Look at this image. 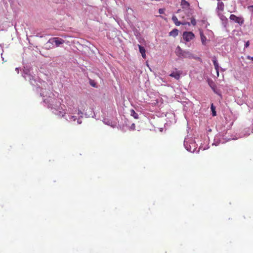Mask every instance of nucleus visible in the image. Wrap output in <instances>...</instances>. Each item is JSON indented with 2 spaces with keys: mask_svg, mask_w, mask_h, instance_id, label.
<instances>
[{
  "mask_svg": "<svg viewBox=\"0 0 253 253\" xmlns=\"http://www.w3.org/2000/svg\"><path fill=\"white\" fill-rule=\"evenodd\" d=\"M40 95L43 97H46L43 99V102L47 104V107L51 108L52 112L56 115L60 117H64L65 119L70 122L75 121L77 119L75 116L72 115H65L64 109L60 106V101L55 98L54 94L49 90L46 89H40Z\"/></svg>",
  "mask_w": 253,
  "mask_h": 253,
  "instance_id": "nucleus-1",
  "label": "nucleus"
},
{
  "mask_svg": "<svg viewBox=\"0 0 253 253\" xmlns=\"http://www.w3.org/2000/svg\"><path fill=\"white\" fill-rule=\"evenodd\" d=\"M176 55L181 59L183 58H193V54L188 50H182L179 46H178L175 50Z\"/></svg>",
  "mask_w": 253,
  "mask_h": 253,
  "instance_id": "nucleus-2",
  "label": "nucleus"
},
{
  "mask_svg": "<svg viewBox=\"0 0 253 253\" xmlns=\"http://www.w3.org/2000/svg\"><path fill=\"white\" fill-rule=\"evenodd\" d=\"M22 76L26 80H28L30 82L31 85L33 86L38 85L37 83L36 79L31 74L30 70L29 69L24 68Z\"/></svg>",
  "mask_w": 253,
  "mask_h": 253,
  "instance_id": "nucleus-3",
  "label": "nucleus"
},
{
  "mask_svg": "<svg viewBox=\"0 0 253 253\" xmlns=\"http://www.w3.org/2000/svg\"><path fill=\"white\" fill-rule=\"evenodd\" d=\"M184 146L185 149L189 152L194 153L196 149L197 145L195 142L191 140V142H188L186 140L184 141Z\"/></svg>",
  "mask_w": 253,
  "mask_h": 253,
  "instance_id": "nucleus-4",
  "label": "nucleus"
},
{
  "mask_svg": "<svg viewBox=\"0 0 253 253\" xmlns=\"http://www.w3.org/2000/svg\"><path fill=\"white\" fill-rule=\"evenodd\" d=\"M65 41L63 39L55 37V38H52L50 39L47 43H51L52 44H53L54 43L55 44L56 46L58 47L61 44H63L64 43Z\"/></svg>",
  "mask_w": 253,
  "mask_h": 253,
  "instance_id": "nucleus-5",
  "label": "nucleus"
},
{
  "mask_svg": "<svg viewBox=\"0 0 253 253\" xmlns=\"http://www.w3.org/2000/svg\"><path fill=\"white\" fill-rule=\"evenodd\" d=\"M194 37L195 35L192 32H184L183 33V39L186 42L193 40Z\"/></svg>",
  "mask_w": 253,
  "mask_h": 253,
  "instance_id": "nucleus-6",
  "label": "nucleus"
},
{
  "mask_svg": "<svg viewBox=\"0 0 253 253\" xmlns=\"http://www.w3.org/2000/svg\"><path fill=\"white\" fill-rule=\"evenodd\" d=\"M230 20L238 23L240 25H242L244 22V19L241 17H238L234 14H231L229 17Z\"/></svg>",
  "mask_w": 253,
  "mask_h": 253,
  "instance_id": "nucleus-7",
  "label": "nucleus"
},
{
  "mask_svg": "<svg viewBox=\"0 0 253 253\" xmlns=\"http://www.w3.org/2000/svg\"><path fill=\"white\" fill-rule=\"evenodd\" d=\"M218 16L221 21L222 24L224 27H226L228 23V19L220 12H218Z\"/></svg>",
  "mask_w": 253,
  "mask_h": 253,
  "instance_id": "nucleus-8",
  "label": "nucleus"
},
{
  "mask_svg": "<svg viewBox=\"0 0 253 253\" xmlns=\"http://www.w3.org/2000/svg\"><path fill=\"white\" fill-rule=\"evenodd\" d=\"M224 4L223 2L222 1H218L216 8L217 14H218V12L221 13L224 10Z\"/></svg>",
  "mask_w": 253,
  "mask_h": 253,
  "instance_id": "nucleus-9",
  "label": "nucleus"
},
{
  "mask_svg": "<svg viewBox=\"0 0 253 253\" xmlns=\"http://www.w3.org/2000/svg\"><path fill=\"white\" fill-rule=\"evenodd\" d=\"M182 71H177L176 69H175V71H173L170 74L169 76L173 77L176 80H178L180 77V75Z\"/></svg>",
  "mask_w": 253,
  "mask_h": 253,
  "instance_id": "nucleus-10",
  "label": "nucleus"
},
{
  "mask_svg": "<svg viewBox=\"0 0 253 253\" xmlns=\"http://www.w3.org/2000/svg\"><path fill=\"white\" fill-rule=\"evenodd\" d=\"M213 62V65L214 66V68L216 71L217 75L218 77L219 76V65L218 63L217 62L216 58L215 57H213L212 60Z\"/></svg>",
  "mask_w": 253,
  "mask_h": 253,
  "instance_id": "nucleus-11",
  "label": "nucleus"
},
{
  "mask_svg": "<svg viewBox=\"0 0 253 253\" xmlns=\"http://www.w3.org/2000/svg\"><path fill=\"white\" fill-rule=\"evenodd\" d=\"M103 122L105 124L110 126L113 128L116 126V125L115 124H113L111 120L107 119H104Z\"/></svg>",
  "mask_w": 253,
  "mask_h": 253,
  "instance_id": "nucleus-12",
  "label": "nucleus"
},
{
  "mask_svg": "<svg viewBox=\"0 0 253 253\" xmlns=\"http://www.w3.org/2000/svg\"><path fill=\"white\" fill-rule=\"evenodd\" d=\"M200 35L201 37V40L202 43L203 45H206V37L204 35L203 32L201 30L200 31Z\"/></svg>",
  "mask_w": 253,
  "mask_h": 253,
  "instance_id": "nucleus-13",
  "label": "nucleus"
},
{
  "mask_svg": "<svg viewBox=\"0 0 253 253\" xmlns=\"http://www.w3.org/2000/svg\"><path fill=\"white\" fill-rule=\"evenodd\" d=\"M138 47H139V52L141 53L142 56L143 57V58H145L146 57V54H145L146 51H145V48L140 45H138Z\"/></svg>",
  "mask_w": 253,
  "mask_h": 253,
  "instance_id": "nucleus-14",
  "label": "nucleus"
},
{
  "mask_svg": "<svg viewBox=\"0 0 253 253\" xmlns=\"http://www.w3.org/2000/svg\"><path fill=\"white\" fill-rule=\"evenodd\" d=\"M181 5L183 8H188L190 6L189 3L185 0H181Z\"/></svg>",
  "mask_w": 253,
  "mask_h": 253,
  "instance_id": "nucleus-15",
  "label": "nucleus"
},
{
  "mask_svg": "<svg viewBox=\"0 0 253 253\" xmlns=\"http://www.w3.org/2000/svg\"><path fill=\"white\" fill-rule=\"evenodd\" d=\"M178 34V30L176 29H173L169 33V36H172L173 37H176Z\"/></svg>",
  "mask_w": 253,
  "mask_h": 253,
  "instance_id": "nucleus-16",
  "label": "nucleus"
},
{
  "mask_svg": "<svg viewBox=\"0 0 253 253\" xmlns=\"http://www.w3.org/2000/svg\"><path fill=\"white\" fill-rule=\"evenodd\" d=\"M172 20L173 22L174 23L176 26H178L181 24V23L178 21L177 17L175 15H173L172 17Z\"/></svg>",
  "mask_w": 253,
  "mask_h": 253,
  "instance_id": "nucleus-17",
  "label": "nucleus"
},
{
  "mask_svg": "<svg viewBox=\"0 0 253 253\" xmlns=\"http://www.w3.org/2000/svg\"><path fill=\"white\" fill-rule=\"evenodd\" d=\"M130 115L133 116L134 118L137 119H138V115L136 113L135 111L133 109L130 110Z\"/></svg>",
  "mask_w": 253,
  "mask_h": 253,
  "instance_id": "nucleus-18",
  "label": "nucleus"
},
{
  "mask_svg": "<svg viewBox=\"0 0 253 253\" xmlns=\"http://www.w3.org/2000/svg\"><path fill=\"white\" fill-rule=\"evenodd\" d=\"M211 109L212 112V115L213 116H215L216 115V113L215 111V107L213 105V104L211 105Z\"/></svg>",
  "mask_w": 253,
  "mask_h": 253,
  "instance_id": "nucleus-19",
  "label": "nucleus"
},
{
  "mask_svg": "<svg viewBox=\"0 0 253 253\" xmlns=\"http://www.w3.org/2000/svg\"><path fill=\"white\" fill-rule=\"evenodd\" d=\"M191 23L192 25L195 26L196 25V21L194 18H192L191 19Z\"/></svg>",
  "mask_w": 253,
  "mask_h": 253,
  "instance_id": "nucleus-20",
  "label": "nucleus"
},
{
  "mask_svg": "<svg viewBox=\"0 0 253 253\" xmlns=\"http://www.w3.org/2000/svg\"><path fill=\"white\" fill-rule=\"evenodd\" d=\"M164 12H165V9H164V8H160L159 9V12L161 14H164Z\"/></svg>",
  "mask_w": 253,
  "mask_h": 253,
  "instance_id": "nucleus-21",
  "label": "nucleus"
},
{
  "mask_svg": "<svg viewBox=\"0 0 253 253\" xmlns=\"http://www.w3.org/2000/svg\"><path fill=\"white\" fill-rule=\"evenodd\" d=\"M248 8L250 11L253 12V5L249 6Z\"/></svg>",
  "mask_w": 253,
  "mask_h": 253,
  "instance_id": "nucleus-22",
  "label": "nucleus"
},
{
  "mask_svg": "<svg viewBox=\"0 0 253 253\" xmlns=\"http://www.w3.org/2000/svg\"><path fill=\"white\" fill-rule=\"evenodd\" d=\"M250 45V42L247 41L245 44V48H247Z\"/></svg>",
  "mask_w": 253,
  "mask_h": 253,
  "instance_id": "nucleus-23",
  "label": "nucleus"
},
{
  "mask_svg": "<svg viewBox=\"0 0 253 253\" xmlns=\"http://www.w3.org/2000/svg\"><path fill=\"white\" fill-rule=\"evenodd\" d=\"M78 114L80 115L81 118L83 117L82 115L83 114V113L81 110H78Z\"/></svg>",
  "mask_w": 253,
  "mask_h": 253,
  "instance_id": "nucleus-24",
  "label": "nucleus"
},
{
  "mask_svg": "<svg viewBox=\"0 0 253 253\" xmlns=\"http://www.w3.org/2000/svg\"><path fill=\"white\" fill-rule=\"evenodd\" d=\"M247 58L250 60L253 61V56H248Z\"/></svg>",
  "mask_w": 253,
  "mask_h": 253,
  "instance_id": "nucleus-25",
  "label": "nucleus"
},
{
  "mask_svg": "<svg viewBox=\"0 0 253 253\" xmlns=\"http://www.w3.org/2000/svg\"><path fill=\"white\" fill-rule=\"evenodd\" d=\"M77 123L78 124H82V121L80 120V118H79L78 120H77Z\"/></svg>",
  "mask_w": 253,
  "mask_h": 253,
  "instance_id": "nucleus-26",
  "label": "nucleus"
},
{
  "mask_svg": "<svg viewBox=\"0 0 253 253\" xmlns=\"http://www.w3.org/2000/svg\"><path fill=\"white\" fill-rule=\"evenodd\" d=\"M218 144H219V142L217 141V142L215 141L212 144V145H214L215 146H217Z\"/></svg>",
  "mask_w": 253,
  "mask_h": 253,
  "instance_id": "nucleus-27",
  "label": "nucleus"
},
{
  "mask_svg": "<svg viewBox=\"0 0 253 253\" xmlns=\"http://www.w3.org/2000/svg\"><path fill=\"white\" fill-rule=\"evenodd\" d=\"M15 70L17 72V73H19V68H16Z\"/></svg>",
  "mask_w": 253,
  "mask_h": 253,
  "instance_id": "nucleus-28",
  "label": "nucleus"
},
{
  "mask_svg": "<svg viewBox=\"0 0 253 253\" xmlns=\"http://www.w3.org/2000/svg\"><path fill=\"white\" fill-rule=\"evenodd\" d=\"M90 84L91 86H94V87L95 86V85L94 83H90Z\"/></svg>",
  "mask_w": 253,
  "mask_h": 253,
  "instance_id": "nucleus-29",
  "label": "nucleus"
},
{
  "mask_svg": "<svg viewBox=\"0 0 253 253\" xmlns=\"http://www.w3.org/2000/svg\"><path fill=\"white\" fill-rule=\"evenodd\" d=\"M39 89H40L39 88V87H37V88H36V91H37L38 92H39L40 91H39Z\"/></svg>",
  "mask_w": 253,
  "mask_h": 253,
  "instance_id": "nucleus-30",
  "label": "nucleus"
},
{
  "mask_svg": "<svg viewBox=\"0 0 253 253\" xmlns=\"http://www.w3.org/2000/svg\"><path fill=\"white\" fill-rule=\"evenodd\" d=\"M133 126L134 127V124L132 125V127H133Z\"/></svg>",
  "mask_w": 253,
  "mask_h": 253,
  "instance_id": "nucleus-31",
  "label": "nucleus"
},
{
  "mask_svg": "<svg viewBox=\"0 0 253 253\" xmlns=\"http://www.w3.org/2000/svg\"><path fill=\"white\" fill-rule=\"evenodd\" d=\"M1 58H2V60H3L4 59H3V58L2 56H1Z\"/></svg>",
  "mask_w": 253,
  "mask_h": 253,
  "instance_id": "nucleus-32",
  "label": "nucleus"
}]
</instances>
